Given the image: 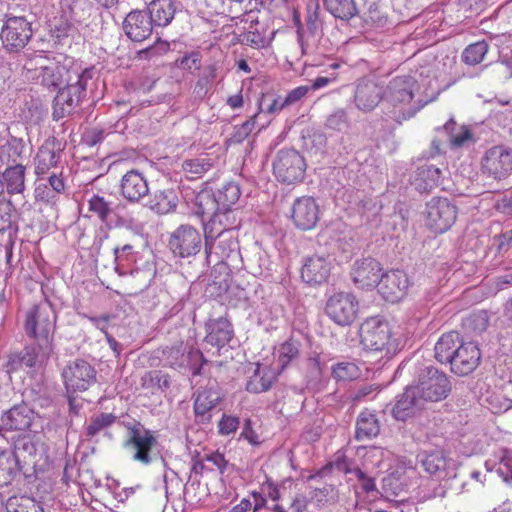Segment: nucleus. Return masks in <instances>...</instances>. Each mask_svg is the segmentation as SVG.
<instances>
[{"mask_svg": "<svg viewBox=\"0 0 512 512\" xmlns=\"http://www.w3.org/2000/svg\"><path fill=\"white\" fill-rule=\"evenodd\" d=\"M56 318L53 306L47 300L25 311L23 328L31 341L32 352H49L52 349Z\"/></svg>", "mask_w": 512, "mask_h": 512, "instance_id": "nucleus-1", "label": "nucleus"}, {"mask_svg": "<svg viewBox=\"0 0 512 512\" xmlns=\"http://www.w3.org/2000/svg\"><path fill=\"white\" fill-rule=\"evenodd\" d=\"M420 86L412 76H397L390 80L385 90V100L391 105L392 118L402 123L412 118L427 102L415 100Z\"/></svg>", "mask_w": 512, "mask_h": 512, "instance_id": "nucleus-2", "label": "nucleus"}, {"mask_svg": "<svg viewBox=\"0 0 512 512\" xmlns=\"http://www.w3.org/2000/svg\"><path fill=\"white\" fill-rule=\"evenodd\" d=\"M94 75L93 68L84 69L81 73H74L75 82H72L73 77L69 74L68 84L60 89L53 101V117L60 120L66 116L73 114L80 106L81 102L86 96V89L89 81L92 80Z\"/></svg>", "mask_w": 512, "mask_h": 512, "instance_id": "nucleus-3", "label": "nucleus"}, {"mask_svg": "<svg viewBox=\"0 0 512 512\" xmlns=\"http://www.w3.org/2000/svg\"><path fill=\"white\" fill-rule=\"evenodd\" d=\"M62 379L69 404L72 406L74 394L85 392L97 381L95 368L85 360L77 359L67 364L62 370Z\"/></svg>", "mask_w": 512, "mask_h": 512, "instance_id": "nucleus-4", "label": "nucleus"}, {"mask_svg": "<svg viewBox=\"0 0 512 512\" xmlns=\"http://www.w3.org/2000/svg\"><path fill=\"white\" fill-rule=\"evenodd\" d=\"M24 69L32 73L31 77L39 79L40 83L47 88H57L69 71L60 61L51 59L47 55L37 54L27 59Z\"/></svg>", "mask_w": 512, "mask_h": 512, "instance_id": "nucleus-5", "label": "nucleus"}, {"mask_svg": "<svg viewBox=\"0 0 512 512\" xmlns=\"http://www.w3.org/2000/svg\"><path fill=\"white\" fill-rule=\"evenodd\" d=\"M306 162L304 157L295 149L278 151L273 161V173L278 181L285 184H295L304 179Z\"/></svg>", "mask_w": 512, "mask_h": 512, "instance_id": "nucleus-6", "label": "nucleus"}, {"mask_svg": "<svg viewBox=\"0 0 512 512\" xmlns=\"http://www.w3.org/2000/svg\"><path fill=\"white\" fill-rule=\"evenodd\" d=\"M417 394L425 402H439L446 399L452 390V385L446 374L433 367L426 369L420 375L419 382L413 386Z\"/></svg>", "mask_w": 512, "mask_h": 512, "instance_id": "nucleus-7", "label": "nucleus"}, {"mask_svg": "<svg viewBox=\"0 0 512 512\" xmlns=\"http://www.w3.org/2000/svg\"><path fill=\"white\" fill-rule=\"evenodd\" d=\"M457 218V207L447 198L433 197L426 204V225L435 233H444Z\"/></svg>", "mask_w": 512, "mask_h": 512, "instance_id": "nucleus-8", "label": "nucleus"}, {"mask_svg": "<svg viewBox=\"0 0 512 512\" xmlns=\"http://www.w3.org/2000/svg\"><path fill=\"white\" fill-rule=\"evenodd\" d=\"M32 37L31 23L24 17L6 16L1 29L0 39L9 52L21 51Z\"/></svg>", "mask_w": 512, "mask_h": 512, "instance_id": "nucleus-9", "label": "nucleus"}, {"mask_svg": "<svg viewBox=\"0 0 512 512\" xmlns=\"http://www.w3.org/2000/svg\"><path fill=\"white\" fill-rule=\"evenodd\" d=\"M481 171L494 180L506 179L512 173V149L496 145L486 150L481 159Z\"/></svg>", "mask_w": 512, "mask_h": 512, "instance_id": "nucleus-10", "label": "nucleus"}, {"mask_svg": "<svg viewBox=\"0 0 512 512\" xmlns=\"http://www.w3.org/2000/svg\"><path fill=\"white\" fill-rule=\"evenodd\" d=\"M274 356L275 354L271 355L273 360L267 356L265 362L257 363L254 376L246 383L248 392L262 393L268 391L283 370L284 365L290 360L289 354H280L278 362L275 364Z\"/></svg>", "mask_w": 512, "mask_h": 512, "instance_id": "nucleus-11", "label": "nucleus"}, {"mask_svg": "<svg viewBox=\"0 0 512 512\" xmlns=\"http://www.w3.org/2000/svg\"><path fill=\"white\" fill-rule=\"evenodd\" d=\"M325 312L336 324L347 326L357 317L358 301L351 293L338 292L328 298Z\"/></svg>", "mask_w": 512, "mask_h": 512, "instance_id": "nucleus-12", "label": "nucleus"}, {"mask_svg": "<svg viewBox=\"0 0 512 512\" xmlns=\"http://www.w3.org/2000/svg\"><path fill=\"white\" fill-rule=\"evenodd\" d=\"M127 429L128 436L124 441V447L133 451L135 460L144 464L150 463V452L157 444L153 432L143 428L139 423L128 426Z\"/></svg>", "mask_w": 512, "mask_h": 512, "instance_id": "nucleus-13", "label": "nucleus"}, {"mask_svg": "<svg viewBox=\"0 0 512 512\" xmlns=\"http://www.w3.org/2000/svg\"><path fill=\"white\" fill-rule=\"evenodd\" d=\"M390 329L386 321L373 317L360 327L361 344L366 352H381L390 339Z\"/></svg>", "mask_w": 512, "mask_h": 512, "instance_id": "nucleus-14", "label": "nucleus"}, {"mask_svg": "<svg viewBox=\"0 0 512 512\" xmlns=\"http://www.w3.org/2000/svg\"><path fill=\"white\" fill-rule=\"evenodd\" d=\"M169 246L174 255L186 258L200 251L202 238L193 226L181 225L171 234Z\"/></svg>", "mask_w": 512, "mask_h": 512, "instance_id": "nucleus-15", "label": "nucleus"}, {"mask_svg": "<svg viewBox=\"0 0 512 512\" xmlns=\"http://www.w3.org/2000/svg\"><path fill=\"white\" fill-rule=\"evenodd\" d=\"M62 149L55 139L46 140L34 157V173L37 177L48 173L63 172Z\"/></svg>", "mask_w": 512, "mask_h": 512, "instance_id": "nucleus-16", "label": "nucleus"}, {"mask_svg": "<svg viewBox=\"0 0 512 512\" xmlns=\"http://www.w3.org/2000/svg\"><path fill=\"white\" fill-rule=\"evenodd\" d=\"M385 99V90L373 80H361L354 92V104L364 113L373 111Z\"/></svg>", "mask_w": 512, "mask_h": 512, "instance_id": "nucleus-17", "label": "nucleus"}, {"mask_svg": "<svg viewBox=\"0 0 512 512\" xmlns=\"http://www.w3.org/2000/svg\"><path fill=\"white\" fill-rule=\"evenodd\" d=\"M239 226L240 219L237 217L236 209L219 208L204 224V240L211 241L213 235L235 232Z\"/></svg>", "mask_w": 512, "mask_h": 512, "instance_id": "nucleus-18", "label": "nucleus"}, {"mask_svg": "<svg viewBox=\"0 0 512 512\" xmlns=\"http://www.w3.org/2000/svg\"><path fill=\"white\" fill-rule=\"evenodd\" d=\"M291 218L298 229H313L319 220V206L310 196L297 198L292 205Z\"/></svg>", "mask_w": 512, "mask_h": 512, "instance_id": "nucleus-19", "label": "nucleus"}, {"mask_svg": "<svg viewBox=\"0 0 512 512\" xmlns=\"http://www.w3.org/2000/svg\"><path fill=\"white\" fill-rule=\"evenodd\" d=\"M382 276L380 263L373 258L357 260L351 269V277L355 285L370 289L379 285Z\"/></svg>", "mask_w": 512, "mask_h": 512, "instance_id": "nucleus-20", "label": "nucleus"}, {"mask_svg": "<svg viewBox=\"0 0 512 512\" xmlns=\"http://www.w3.org/2000/svg\"><path fill=\"white\" fill-rule=\"evenodd\" d=\"M409 285L410 281L406 273L396 269L382 273L378 286L384 299L397 302L404 297Z\"/></svg>", "mask_w": 512, "mask_h": 512, "instance_id": "nucleus-21", "label": "nucleus"}, {"mask_svg": "<svg viewBox=\"0 0 512 512\" xmlns=\"http://www.w3.org/2000/svg\"><path fill=\"white\" fill-rule=\"evenodd\" d=\"M154 22L150 16L142 10H133L127 14L123 22V30L126 36L134 42H142L153 31Z\"/></svg>", "mask_w": 512, "mask_h": 512, "instance_id": "nucleus-22", "label": "nucleus"}, {"mask_svg": "<svg viewBox=\"0 0 512 512\" xmlns=\"http://www.w3.org/2000/svg\"><path fill=\"white\" fill-rule=\"evenodd\" d=\"M222 401L221 393L212 387L199 390L194 398L193 411L199 424H209L212 421L211 411Z\"/></svg>", "mask_w": 512, "mask_h": 512, "instance_id": "nucleus-23", "label": "nucleus"}, {"mask_svg": "<svg viewBox=\"0 0 512 512\" xmlns=\"http://www.w3.org/2000/svg\"><path fill=\"white\" fill-rule=\"evenodd\" d=\"M120 191L129 202H139L149 193L148 182L138 170L126 172L121 179Z\"/></svg>", "mask_w": 512, "mask_h": 512, "instance_id": "nucleus-24", "label": "nucleus"}, {"mask_svg": "<svg viewBox=\"0 0 512 512\" xmlns=\"http://www.w3.org/2000/svg\"><path fill=\"white\" fill-rule=\"evenodd\" d=\"M330 271L331 260L324 256L314 255L305 260L301 277L308 284H321L327 280Z\"/></svg>", "mask_w": 512, "mask_h": 512, "instance_id": "nucleus-25", "label": "nucleus"}, {"mask_svg": "<svg viewBox=\"0 0 512 512\" xmlns=\"http://www.w3.org/2000/svg\"><path fill=\"white\" fill-rule=\"evenodd\" d=\"M423 405L424 403L417 394V390L413 386H408L398 398L393 407L392 414L395 419L405 421L421 410Z\"/></svg>", "mask_w": 512, "mask_h": 512, "instance_id": "nucleus-26", "label": "nucleus"}, {"mask_svg": "<svg viewBox=\"0 0 512 512\" xmlns=\"http://www.w3.org/2000/svg\"><path fill=\"white\" fill-rule=\"evenodd\" d=\"M208 334L205 337V341L218 350L224 349L228 345L229 349L234 347L230 345L232 341V328L230 322L220 317L218 319H212L207 323Z\"/></svg>", "mask_w": 512, "mask_h": 512, "instance_id": "nucleus-27", "label": "nucleus"}, {"mask_svg": "<svg viewBox=\"0 0 512 512\" xmlns=\"http://www.w3.org/2000/svg\"><path fill=\"white\" fill-rule=\"evenodd\" d=\"M35 419L34 411L26 404L16 405L2 416V423L8 430L27 431Z\"/></svg>", "mask_w": 512, "mask_h": 512, "instance_id": "nucleus-28", "label": "nucleus"}, {"mask_svg": "<svg viewBox=\"0 0 512 512\" xmlns=\"http://www.w3.org/2000/svg\"><path fill=\"white\" fill-rule=\"evenodd\" d=\"M440 363H449L451 372L457 376L472 373L480 363V354H435Z\"/></svg>", "mask_w": 512, "mask_h": 512, "instance_id": "nucleus-29", "label": "nucleus"}, {"mask_svg": "<svg viewBox=\"0 0 512 512\" xmlns=\"http://www.w3.org/2000/svg\"><path fill=\"white\" fill-rule=\"evenodd\" d=\"M237 251L238 241L236 232H225L219 235H213L211 241H205V253L207 257L214 253L220 259H225Z\"/></svg>", "mask_w": 512, "mask_h": 512, "instance_id": "nucleus-30", "label": "nucleus"}, {"mask_svg": "<svg viewBox=\"0 0 512 512\" xmlns=\"http://www.w3.org/2000/svg\"><path fill=\"white\" fill-rule=\"evenodd\" d=\"M442 171L432 164H424L417 168L412 179V185L419 192H430L441 185Z\"/></svg>", "mask_w": 512, "mask_h": 512, "instance_id": "nucleus-31", "label": "nucleus"}, {"mask_svg": "<svg viewBox=\"0 0 512 512\" xmlns=\"http://www.w3.org/2000/svg\"><path fill=\"white\" fill-rule=\"evenodd\" d=\"M176 6L173 0H152L148 4V15L155 27H166L174 19Z\"/></svg>", "mask_w": 512, "mask_h": 512, "instance_id": "nucleus-32", "label": "nucleus"}, {"mask_svg": "<svg viewBox=\"0 0 512 512\" xmlns=\"http://www.w3.org/2000/svg\"><path fill=\"white\" fill-rule=\"evenodd\" d=\"M380 432L376 415L368 409L363 410L357 419L355 437L358 441L370 440Z\"/></svg>", "mask_w": 512, "mask_h": 512, "instance_id": "nucleus-33", "label": "nucleus"}, {"mask_svg": "<svg viewBox=\"0 0 512 512\" xmlns=\"http://www.w3.org/2000/svg\"><path fill=\"white\" fill-rule=\"evenodd\" d=\"M1 179L8 194H20L25 190V167L21 164L7 167Z\"/></svg>", "mask_w": 512, "mask_h": 512, "instance_id": "nucleus-34", "label": "nucleus"}, {"mask_svg": "<svg viewBox=\"0 0 512 512\" xmlns=\"http://www.w3.org/2000/svg\"><path fill=\"white\" fill-rule=\"evenodd\" d=\"M89 218L95 217L102 223H107L114 213V203L98 194H93L87 199Z\"/></svg>", "mask_w": 512, "mask_h": 512, "instance_id": "nucleus-35", "label": "nucleus"}, {"mask_svg": "<svg viewBox=\"0 0 512 512\" xmlns=\"http://www.w3.org/2000/svg\"><path fill=\"white\" fill-rule=\"evenodd\" d=\"M149 207L159 214H166L177 205V197L172 189L157 190L148 202Z\"/></svg>", "mask_w": 512, "mask_h": 512, "instance_id": "nucleus-36", "label": "nucleus"}, {"mask_svg": "<svg viewBox=\"0 0 512 512\" xmlns=\"http://www.w3.org/2000/svg\"><path fill=\"white\" fill-rule=\"evenodd\" d=\"M448 134V141L454 148H460L472 140V133L466 126H459L453 118L449 119L443 126Z\"/></svg>", "mask_w": 512, "mask_h": 512, "instance_id": "nucleus-37", "label": "nucleus"}, {"mask_svg": "<svg viewBox=\"0 0 512 512\" xmlns=\"http://www.w3.org/2000/svg\"><path fill=\"white\" fill-rule=\"evenodd\" d=\"M326 10L335 18L350 20L357 14L354 0H324Z\"/></svg>", "mask_w": 512, "mask_h": 512, "instance_id": "nucleus-38", "label": "nucleus"}, {"mask_svg": "<svg viewBox=\"0 0 512 512\" xmlns=\"http://www.w3.org/2000/svg\"><path fill=\"white\" fill-rule=\"evenodd\" d=\"M219 209L216 196L210 191H201L194 200L193 211L200 217L212 216Z\"/></svg>", "mask_w": 512, "mask_h": 512, "instance_id": "nucleus-39", "label": "nucleus"}, {"mask_svg": "<svg viewBox=\"0 0 512 512\" xmlns=\"http://www.w3.org/2000/svg\"><path fill=\"white\" fill-rule=\"evenodd\" d=\"M25 149V143L21 138L11 137L0 146V162L2 164L16 163Z\"/></svg>", "mask_w": 512, "mask_h": 512, "instance_id": "nucleus-40", "label": "nucleus"}, {"mask_svg": "<svg viewBox=\"0 0 512 512\" xmlns=\"http://www.w3.org/2000/svg\"><path fill=\"white\" fill-rule=\"evenodd\" d=\"M213 166L210 158L201 157L187 159L182 163V170L188 179L201 178Z\"/></svg>", "mask_w": 512, "mask_h": 512, "instance_id": "nucleus-41", "label": "nucleus"}, {"mask_svg": "<svg viewBox=\"0 0 512 512\" xmlns=\"http://www.w3.org/2000/svg\"><path fill=\"white\" fill-rule=\"evenodd\" d=\"M421 464L424 470L430 475H437L445 471L447 458L441 450L424 453L421 458Z\"/></svg>", "mask_w": 512, "mask_h": 512, "instance_id": "nucleus-42", "label": "nucleus"}, {"mask_svg": "<svg viewBox=\"0 0 512 512\" xmlns=\"http://www.w3.org/2000/svg\"><path fill=\"white\" fill-rule=\"evenodd\" d=\"M216 200L219 208H233L240 198V187L235 182L224 184L216 194Z\"/></svg>", "mask_w": 512, "mask_h": 512, "instance_id": "nucleus-43", "label": "nucleus"}, {"mask_svg": "<svg viewBox=\"0 0 512 512\" xmlns=\"http://www.w3.org/2000/svg\"><path fill=\"white\" fill-rule=\"evenodd\" d=\"M306 37L315 36L322 28L320 5L318 0H309L306 5Z\"/></svg>", "mask_w": 512, "mask_h": 512, "instance_id": "nucleus-44", "label": "nucleus"}, {"mask_svg": "<svg viewBox=\"0 0 512 512\" xmlns=\"http://www.w3.org/2000/svg\"><path fill=\"white\" fill-rule=\"evenodd\" d=\"M325 129L334 132H347L351 127V120L345 109L338 108L330 113L325 120Z\"/></svg>", "mask_w": 512, "mask_h": 512, "instance_id": "nucleus-45", "label": "nucleus"}, {"mask_svg": "<svg viewBox=\"0 0 512 512\" xmlns=\"http://www.w3.org/2000/svg\"><path fill=\"white\" fill-rule=\"evenodd\" d=\"M15 476V460L12 453L0 448V487L10 484Z\"/></svg>", "mask_w": 512, "mask_h": 512, "instance_id": "nucleus-46", "label": "nucleus"}, {"mask_svg": "<svg viewBox=\"0 0 512 512\" xmlns=\"http://www.w3.org/2000/svg\"><path fill=\"white\" fill-rule=\"evenodd\" d=\"M489 45L486 41H478L467 46L462 53V60L468 65H477L487 54Z\"/></svg>", "mask_w": 512, "mask_h": 512, "instance_id": "nucleus-47", "label": "nucleus"}, {"mask_svg": "<svg viewBox=\"0 0 512 512\" xmlns=\"http://www.w3.org/2000/svg\"><path fill=\"white\" fill-rule=\"evenodd\" d=\"M169 376L161 371H149L142 377V385L145 388L164 390L169 387Z\"/></svg>", "mask_w": 512, "mask_h": 512, "instance_id": "nucleus-48", "label": "nucleus"}, {"mask_svg": "<svg viewBox=\"0 0 512 512\" xmlns=\"http://www.w3.org/2000/svg\"><path fill=\"white\" fill-rule=\"evenodd\" d=\"M116 421V416L112 413H101L91 418L86 430L88 436H95L103 429L111 426Z\"/></svg>", "mask_w": 512, "mask_h": 512, "instance_id": "nucleus-49", "label": "nucleus"}, {"mask_svg": "<svg viewBox=\"0 0 512 512\" xmlns=\"http://www.w3.org/2000/svg\"><path fill=\"white\" fill-rule=\"evenodd\" d=\"M460 335L458 332L451 331L443 334L436 342L435 352H458Z\"/></svg>", "mask_w": 512, "mask_h": 512, "instance_id": "nucleus-50", "label": "nucleus"}, {"mask_svg": "<svg viewBox=\"0 0 512 512\" xmlns=\"http://www.w3.org/2000/svg\"><path fill=\"white\" fill-rule=\"evenodd\" d=\"M239 425V417L224 413L217 423V432L220 436H229L238 430Z\"/></svg>", "mask_w": 512, "mask_h": 512, "instance_id": "nucleus-51", "label": "nucleus"}, {"mask_svg": "<svg viewBox=\"0 0 512 512\" xmlns=\"http://www.w3.org/2000/svg\"><path fill=\"white\" fill-rule=\"evenodd\" d=\"M9 506H15L12 512H44L39 502L27 496L16 498Z\"/></svg>", "mask_w": 512, "mask_h": 512, "instance_id": "nucleus-52", "label": "nucleus"}, {"mask_svg": "<svg viewBox=\"0 0 512 512\" xmlns=\"http://www.w3.org/2000/svg\"><path fill=\"white\" fill-rule=\"evenodd\" d=\"M255 117L250 118L239 126L234 127V131L229 141L234 144L243 142L253 131L255 126Z\"/></svg>", "mask_w": 512, "mask_h": 512, "instance_id": "nucleus-53", "label": "nucleus"}, {"mask_svg": "<svg viewBox=\"0 0 512 512\" xmlns=\"http://www.w3.org/2000/svg\"><path fill=\"white\" fill-rule=\"evenodd\" d=\"M37 181L47 183L49 188H51V191H55L58 194L63 193L65 190L63 172L48 173L45 176L37 177Z\"/></svg>", "mask_w": 512, "mask_h": 512, "instance_id": "nucleus-54", "label": "nucleus"}, {"mask_svg": "<svg viewBox=\"0 0 512 512\" xmlns=\"http://www.w3.org/2000/svg\"><path fill=\"white\" fill-rule=\"evenodd\" d=\"M357 367L352 363H338L333 367L332 373L338 380H351L357 375Z\"/></svg>", "mask_w": 512, "mask_h": 512, "instance_id": "nucleus-55", "label": "nucleus"}, {"mask_svg": "<svg viewBox=\"0 0 512 512\" xmlns=\"http://www.w3.org/2000/svg\"><path fill=\"white\" fill-rule=\"evenodd\" d=\"M239 439L247 441L252 446H258L262 443L260 435L254 430L250 418L244 420Z\"/></svg>", "mask_w": 512, "mask_h": 512, "instance_id": "nucleus-56", "label": "nucleus"}, {"mask_svg": "<svg viewBox=\"0 0 512 512\" xmlns=\"http://www.w3.org/2000/svg\"><path fill=\"white\" fill-rule=\"evenodd\" d=\"M241 42L255 49H261L268 45L266 38L258 31H248L244 33Z\"/></svg>", "mask_w": 512, "mask_h": 512, "instance_id": "nucleus-57", "label": "nucleus"}, {"mask_svg": "<svg viewBox=\"0 0 512 512\" xmlns=\"http://www.w3.org/2000/svg\"><path fill=\"white\" fill-rule=\"evenodd\" d=\"M35 199L37 201H42L49 203L55 199L58 195L57 192L51 191V188L47 185V183H42V181H37L36 187L34 190Z\"/></svg>", "mask_w": 512, "mask_h": 512, "instance_id": "nucleus-58", "label": "nucleus"}, {"mask_svg": "<svg viewBox=\"0 0 512 512\" xmlns=\"http://www.w3.org/2000/svg\"><path fill=\"white\" fill-rule=\"evenodd\" d=\"M293 22L296 26L297 41L301 47L302 54H306L309 47L308 38L306 37V31L297 12L294 13Z\"/></svg>", "mask_w": 512, "mask_h": 512, "instance_id": "nucleus-59", "label": "nucleus"}, {"mask_svg": "<svg viewBox=\"0 0 512 512\" xmlns=\"http://www.w3.org/2000/svg\"><path fill=\"white\" fill-rule=\"evenodd\" d=\"M13 214L7 204H0V232H6L13 227Z\"/></svg>", "mask_w": 512, "mask_h": 512, "instance_id": "nucleus-60", "label": "nucleus"}, {"mask_svg": "<svg viewBox=\"0 0 512 512\" xmlns=\"http://www.w3.org/2000/svg\"><path fill=\"white\" fill-rule=\"evenodd\" d=\"M203 460L213 466L212 468H208L209 470H213L215 468L221 474L224 473L228 463L224 455L219 452H213L211 454L205 455Z\"/></svg>", "mask_w": 512, "mask_h": 512, "instance_id": "nucleus-61", "label": "nucleus"}, {"mask_svg": "<svg viewBox=\"0 0 512 512\" xmlns=\"http://www.w3.org/2000/svg\"><path fill=\"white\" fill-rule=\"evenodd\" d=\"M309 91H311V88H309L308 85L298 86L294 88L284 98V104H287V106H289L300 101L308 94Z\"/></svg>", "mask_w": 512, "mask_h": 512, "instance_id": "nucleus-62", "label": "nucleus"}, {"mask_svg": "<svg viewBox=\"0 0 512 512\" xmlns=\"http://www.w3.org/2000/svg\"><path fill=\"white\" fill-rule=\"evenodd\" d=\"M494 241L499 253L508 251L512 243V229L495 236Z\"/></svg>", "mask_w": 512, "mask_h": 512, "instance_id": "nucleus-63", "label": "nucleus"}, {"mask_svg": "<svg viewBox=\"0 0 512 512\" xmlns=\"http://www.w3.org/2000/svg\"><path fill=\"white\" fill-rule=\"evenodd\" d=\"M180 66L187 70H199L201 66V58L199 53H192L182 57L180 60Z\"/></svg>", "mask_w": 512, "mask_h": 512, "instance_id": "nucleus-64", "label": "nucleus"}]
</instances>
